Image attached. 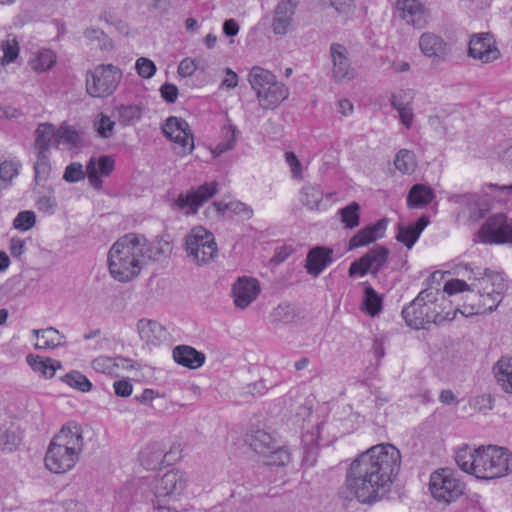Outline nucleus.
Segmentation results:
<instances>
[{
	"label": "nucleus",
	"instance_id": "49",
	"mask_svg": "<svg viewBox=\"0 0 512 512\" xmlns=\"http://www.w3.org/2000/svg\"><path fill=\"white\" fill-rule=\"evenodd\" d=\"M238 130L235 126L229 125L225 128L224 131V139L219 142L215 148L212 150V153L215 157L222 155L223 153L232 150L237 141Z\"/></svg>",
	"mask_w": 512,
	"mask_h": 512
},
{
	"label": "nucleus",
	"instance_id": "8",
	"mask_svg": "<svg viewBox=\"0 0 512 512\" xmlns=\"http://www.w3.org/2000/svg\"><path fill=\"white\" fill-rule=\"evenodd\" d=\"M464 489V483L456 479L450 469H440L430 476L429 490L437 501L451 503L463 494Z\"/></svg>",
	"mask_w": 512,
	"mask_h": 512
},
{
	"label": "nucleus",
	"instance_id": "17",
	"mask_svg": "<svg viewBox=\"0 0 512 512\" xmlns=\"http://www.w3.org/2000/svg\"><path fill=\"white\" fill-rule=\"evenodd\" d=\"M346 47L333 43L330 46V57L333 63L332 78L335 82L341 83L354 77V69L348 58Z\"/></svg>",
	"mask_w": 512,
	"mask_h": 512
},
{
	"label": "nucleus",
	"instance_id": "47",
	"mask_svg": "<svg viewBox=\"0 0 512 512\" xmlns=\"http://www.w3.org/2000/svg\"><path fill=\"white\" fill-rule=\"evenodd\" d=\"M238 130L235 126L229 125L225 128L224 131V139L219 142L215 148L212 150V153L215 157L222 155L223 153L232 150L237 141Z\"/></svg>",
	"mask_w": 512,
	"mask_h": 512
},
{
	"label": "nucleus",
	"instance_id": "21",
	"mask_svg": "<svg viewBox=\"0 0 512 512\" xmlns=\"http://www.w3.org/2000/svg\"><path fill=\"white\" fill-rule=\"evenodd\" d=\"M388 221L383 218L376 223L366 226L359 230L349 240L348 250H354L359 247L367 246L370 243L382 238L387 229Z\"/></svg>",
	"mask_w": 512,
	"mask_h": 512
},
{
	"label": "nucleus",
	"instance_id": "31",
	"mask_svg": "<svg viewBox=\"0 0 512 512\" xmlns=\"http://www.w3.org/2000/svg\"><path fill=\"white\" fill-rule=\"evenodd\" d=\"M26 361L34 372L45 378H52L55 372L62 367L61 362L58 360L34 354L27 355Z\"/></svg>",
	"mask_w": 512,
	"mask_h": 512
},
{
	"label": "nucleus",
	"instance_id": "24",
	"mask_svg": "<svg viewBox=\"0 0 512 512\" xmlns=\"http://www.w3.org/2000/svg\"><path fill=\"white\" fill-rule=\"evenodd\" d=\"M296 3L293 0H281L274 11L273 32L277 35L287 33L295 13Z\"/></svg>",
	"mask_w": 512,
	"mask_h": 512
},
{
	"label": "nucleus",
	"instance_id": "7",
	"mask_svg": "<svg viewBox=\"0 0 512 512\" xmlns=\"http://www.w3.org/2000/svg\"><path fill=\"white\" fill-rule=\"evenodd\" d=\"M122 72L112 64L99 65L87 75L86 89L92 97H107L118 87Z\"/></svg>",
	"mask_w": 512,
	"mask_h": 512
},
{
	"label": "nucleus",
	"instance_id": "46",
	"mask_svg": "<svg viewBox=\"0 0 512 512\" xmlns=\"http://www.w3.org/2000/svg\"><path fill=\"white\" fill-rule=\"evenodd\" d=\"M61 380L68 384L70 387L77 389L81 392H88L92 388V383L90 380L83 375L81 372L72 370L69 373L65 374Z\"/></svg>",
	"mask_w": 512,
	"mask_h": 512
},
{
	"label": "nucleus",
	"instance_id": "13",
	"mask_svg": "<svg viewBox=\"0 0 512 512\" xmlns=\"http://www.w3.org/2000/svg\"><path fill=\"white\" fill-rule=\"evenodd\" d=\"M163 134L181 148L182 154L191 153L194 149L193 135L188 123L175 116H170L162 125Z\"/></svg>",
	"mask_w": 512,
	"mask_h": 512
},
{
	"label": "nucleus",
	"instance_id": "3",
	"mask_svg": "<svg viewBox=\"0 0 512 512\" xmlns=\"http://www.w3.org/2000/svg\"><path fill=\"white\" fill-rule=\"evenodd\" d=\"M83 447L81 427L68 423L51 440L45 454V466L53 473H66L78 462Z\"/></svg>",
	"mask_w": 512,
	"mask_h": 512
},
{
	"label": "nucleus",
	"instance_id": "29",
	"mask_svg": "<svg viewBox=\"0 0 512 512\" xmlns=\"http://www.w3.org/2000/svg\"><path fill=\"white\" fill-rule=\"evenodd\" d=\"M496 276H503L502 273L495 272L489 268L481 271L479 268L476 270L471 269V275L468 277L471 282V293H490L495 288L494 282Z\"/></svg>",
	"mask_w": 512,
	"mask_h": 512
},
{
	"label": "nucleus",
	"instance_id": "34",
	"mask_svg": "<svg viewBox=\"0 0 512 512\" xmlns=\"http://www.w3.org/2000/svg\"><path fill=\"white\" fill-rule=\"evenodd\" d=\"M498 384L512 394V356L501 357L493 367Z\"/></svg>",
	"mask_w": 512,
	"mask_h": 512
},
{
	"label": "nucleus",
	"instance_id": "33",
	"mask_svg": "<svg viewBox=\"0 0 512 512\" xmlns=\"http://www.w3.org/2000/svg\"><path fill=\"white\" fill-rule=\"evenodd\" d=\"M435 198L434 191L425 184L413 185L407 195V206L410 209L421 208L430 204Z\"/></svg>",
	"mask_w": 512,
	"mask_h": 512
},
{
	"label": "nucleus",
	"instance_id": "20",
	"mask_svg": "<svg viewBox=\"0 0 512 512\" xmlns=\"http://www.w3.org/2000/svg\"><path fill=\"white\" fill-rule=\"evenodd\" d=\"M495 288L490 293H470L468 294V300H474V298H480L481 304L477 305V311H485L486 313L493 312L499 304L502 302L504 291L506 290V284L504 276H496L494 282Z\"/></svg>",
	"mask_w": 512,
	"mask_h": 512
},
{
	"label": "nucleus",
	"instance_id": "63",
	"mask_svg": "<svg viewBox=\"0 0 512 512\" xmlns=\"http://www.w3.org/2000/svg\"><path fill=\"white\" fill-rule=\"evenodd\" d=\"M37 207L40 211L53 214L57 208V201L52 193L43 195L37 200Z\"/></svg>",
	"mask_w": 512,
	"mask_h": 512
},
{
	"label": "nucleus",
	"instance_id": "15",
	"mask_svg": "<svg viewBox=\"0 0 512 512\" xmlns=\"http://www.w3.org/2000/svg\"><path fill=\"white\" fill-rule=\"evenodd\" d=\"M421 52L432 59L433 63H440L447 60L451 55V47L440 36L425 32L419 38Z\"/></svg>",
	"mask_w": 512,
	"mask_h": 512
},
{
	"label": "nucleus",
	"instance_id": "52",
	"mask_svg": "<svg viewBox=\"0 0 512 512\" xmlns=\"http://www.w3.org/2000/svg\"><path fill=\"white\" fill-rule=\"evenodd\" d=\"M92 368L96 372L104 374H113L116 368H119L120 363H117V359L108 356H99L91 362Z\"/></svg>",
	"mask_w": 512,
	"mask_h": 512
},
{
	"label": "nucleus",
	"instance_id": "4",
	"mask_svg": "<svg viewBox=\"0 0 512 512\" xmlns=\"http://www.w3.org/2000/svg\"><path fill=\"white\" fill-rule=\"evenodd\" d=\"M448 298L440 290L425 289L402 310V317L407 326L413 329H428L435 324L437 308H444Z\"/></svg>",
	"mask_w": 512,
	"mask_h": 512
},
{
	"label": "nucleus",
	"instance_id": "38",
	"mask_svg": "<svg viewBox=\"0 0 512 512\" xmlns=\"http://www.w3.org/2000/svg\"><path fill=\"white\" fill-rule=\"evenodd\" d=\"M300 202L311 211H318L323 200V191L317 184L307 183L299 192Z\"/></svg>",
	"mask_w": 512,
	"mask_h": 512
},
{
	"label": "nucleus",
	"instance_id": "16",
	"mask_svg": "<svg viewBox=\"0 0 512 512\" xmlns=\"http://www.w3.org/2000/svg\"><path fill=\"white\" fill-rule=\"evenodd\" d=\"M260 293L259 282L251 277H239L232 285L234 304L241 309L248 307Z\"/></svg>",
	"mask_w": 512,
	"mask_h": 512
},
{
	"label": "nucleus",
	"instance_id": "18",
	"mask_svg": "<svg viewBox=\"0 0 512 512\" xmlns=\"http://www.w3.org/2000/svg\"><path fill=\"white\" fill-rule=\"evenodd\" d=\"M448 199L450 202L458 204L461 207V213L468 214L472 222H477L484 218L487 211L477 194H453Z\"/></svg>",
	"mask_w": 512,
	"mask_h": 512
},
{
	"label": "nucleus",
	"instance_id": "10",
	"mask_svg": "<svg viewBox=\"0 0 512 512\" xmlns=\"http://www.w3.org/2000/svg\"><path fill=\"white\" fill-rule=\"evenodd\" d=\"M479 237L486 244L512 243V219L502 213L490 216L479 230Z\"/></svg>",
	"mask_w": 512,
	"mask_h": 512
},
{
	"label": "nucleus",
	"instance_id": "53",
	"mask_svg": "<svg viewBox=\"0 0 512 512\" xmlns=\"http://www.w3.org/2000/svg\"><path fill=\"white\" fill-rule=\"evenodd\" d=\"M50 163L47 153L37 152V161L34 164L35 181L39 183L41 180L47 179L50 174Z\"/></svg>",
	"mask_w": 512,
	"mask_h": 512
},
{
	"label": "nucleus",
	"instance_id": "23",
	"mask_svg": "<svg viewBox=\"0 0 512 512\" xmlns=\"http://www.w3.org/2000/svg\"><path fill=\"white\" fill-rule=\"evenodd\" d=\"M332 255L333 249L326 246H316L310 249L305 261L307 273L313 277H318L333 262Z\"/></svg>",
	"mask_w": 512,
	"mask_h": 512
},
{
	"label": "nucleus",
	"instance_id": "5",
	"mask_svg": "<svg viewBox=\"0 0 512 512\" xmlns=\"http://www.w3.org/2000/svg\"><path fill=\"white\" fill-rule=\"evenodd\" d=\"M477 452L475 477L492 480L508 474L511 454L506 448L494 445L481 446L477 448Z\"/></svg>",
	"mask_w": 512,
	"mask_h": 512
},
{
	"label": "nucleus",
	"instance_id": "12",
	"mask_svg": "<svg viewBox=\"0 0 512 512\" xmlns=\"http://www.w3.org/2000/svg\"><path fill=\"white\" fill-rule=\"evenodd\" d=\"M186 473L180 470H170L163 476L156 478L152 483V491L157 499L173 495H180L186 488ZM157 509H163L160 500L154 503Z\"/></svg>",
	"mask_w": 512,
	"mask_h": 512
},
{
	"label": "nucleus",
	"instance_id": "27",
	"mask_svg": "<svg viewBox=\"0 0 512 512\" xmlns=\"http://www.w3.org/2000/svg\"><path fill=\"white\" fill-rule=\"evenodd\" d=\"M429 222V218L426 215H422L414 223L408 225L399 223L396 240L404 244L408 249H411Z\"/></svg>",
	"mask_w": 512,
	"mask_h": 512
},
{
	"label": "nucleus",
	"instance_id": "54",
	"mask_svg": "<svg viewBox=\"0 0 512 512\" xmlns=\"http://www.w3.org/2000/svg\"><path fill=\"white\" fill-rule=\"evenodd\" d=\"M10 37L11 35H9L8 38L1 43V49L3 51V64H8L15 61L19 54V45L16 38Z\"/></svg>",
	"mask_w": 512,
	"mask_h": 512
},
{
	"label": "nucleus",
	"instance_id": "59",
	"mask_svg": "<svg viewBox=\"0 0 512 512\" xmlns=\"http://www.w3.org/2000/svg\"><path fill=\"white\" fill-rule=\"evenodd\" d=\"M135 68L140 77L149 79L156 73V65L148 58L140 57L136 61Z\"/></svg>",
	"mask_w": 512,
	"mask_h": 512
},
{
	"label": "nucleus",
	"instance_id": "9",
	"mask_svg": "<svg viewBox=\"0 0 512 512\" xmlns=\"http://www.w3.org/2000/svg\"><path fill=\"white\" fill-rule=\"evenodd\" d=\"M217 190L216 181L205 182L197 188H191L186 194H179L172 207L187 215L196 214L199 208L217 193Z\"/></svg>",
	"mask_w": 512,
	"mask_h": 512
},
{
	"label": "nucleus",
	"instance_id": "44",
	"mask_svg": "<svg viewBox=\"0 0 512 512\" xmlns=\"http://www.w3.org/2000/svg\"><path fill=\"white\" fill-rule=\"evenodd\" d=\"M142 109L138 105H120L116 108V117L123 126L131 125L141 118Z\"/></svg>",
	"mask_w": 512,
	"mask_h": 512
},
{
	"label": "nucleus",
	"instance_id": "60",
	"mask_svg": "<svg viewBox=\"0 0 512 512\" xmlns=\"http://www.w3.org/2000/svg\"><path fill=\"white\" fill-rule=\"evenodd\" d=\"M463 291L471 292V284H467L466 281L461 279H452L444 284V289L443 291L440 292L443 293L444 295L445 293H447L448 295H453Z\"/></svg>",
	"mask_w": 512,
	"mask_h": 512
},
{
	"label": "nucleus",
	"instance_id": "39",
	"mask_svg": "<svg viewBox=\"0 0 512 512\" xmlns=\"http://www.w3.org/2000/svg\"><path fill=\"white\" fill-rule=\"evenodd\" d=\"M32 334L38 338L35 344L36 349H52L62 345L61 338H64L54 327L46 329H34Z\"/></svg>",
	"mask_w": 512,
	"mask_h": 512
},
{
	"label": "nucleus",
	"instance_id": "41",
	"mask_svg": "<svg viewBox=\"0 0 512 512\" xmlns=\"http://www.w3.org/2000/svg\"><path fill=\"white\" fill-rule=\"evenodd\" d=\"M248 80L256 94L260 95L275 80V76L270 71L255 66L251 69Z\"/></svg>",
	"mask_w": 512,
	"mask_h": 512
},
{
	"label": "nucleus",
	"instance_id": "64",
	"mask_svg": "<svg viewBox=\"0 0 512 512\" xmlns=\"http://www.w3.org/2000/svg\"><path fill=\"white\" fill-rule=\"evenodd\" d=\"M229 211L239 215L244 220H249L253 216L252 208L241 201L229 202Z\"/></svg>",
	"mask_w": 512,
	"mask_h": 512
},
{
	"label": "nucleus",
	"instance_id": "30",
	"mask_svg": "<svg viewBox=\"0 0 512 512\" xmlns=\"http://www.w3.org/2000/svg\"><path fill=\"white\" fill-rule=\"evenodd\" d=\"M288 97V89L284 84L272 81L263 93L257 95L261 106L265 109L274 108Z\"/></svg>",
	"mask_w": 512,
	"mask_h": 512
},
{
	"label": "nucleus",
	"instance_id": "43",
	"mask_svg": "<svg viewBox=\"0 0 512 512\" xmlns=\"http://www.w3.org/2000/svg\"><path fill=\"white\" fill-rule=\"evenodd\" d=\"M363 310L370 316L378 315L382 310V298L370 285L365 286Z\"/></svg>",
	"mask_w": 512,
	"mask_h": 512
},
{
	"label": "nucleus",
	"instance_id": "26",
	"mask_svg": "<svg viewBox=\"0 0 512 512\" xmlns=\"http://www.w3.org/2000/svg\"><path fill=\"white\" fill-rule=\"evenodd\" d=\"M397 8L407 24L416 28H423L426 24V15L422 4L418 0H399Z\"/></svg>",
	"mask_w": 512,
	"mask_h": 512
},
{
	"label": "nucleus",
	"instance_id": "45",
	"mask_svg": "<svg viewBox=\"0 0 512 512\" xmlns=\"http://www.w3.org/2000/svg\"><path fill=\"white\" fill-rule=\"evenodd\" d=\"M394 164L397 170L403 174H411L416 168L415 155L412 151L401 149L395 157Z\"/></svg>",
	"mask_w": 512,
	"mask_h": 512
},
{
	"label": "nucleus",
	"instance_id": "2",
	"mask_svg": "<svg viewBox=\"0 0 512 512\" xmlns=\"http://www.w3.org/2000/svg\"><path fill=\"white\" fill-rule=\"evenodd\" d=\"M162 254L163 250L152 247L144 235L128 233L109 250V272L115 280L128 282L139 275L146 259L158 260Z\"/></svg>",
	"mask_w": 512,
	"mask_h": 512
},
{
	"label": "nucleus",
	"instance_id": "61",
	"mask_svg": "<svg viewBox=\"0 0 512 512\" xmlns=\"http://www.w3.org/2000/svg\"><path fill=\"white\" fill-rule=\"evenodd\" d=\"M462 309H452L451 301L448 299V304L444 306V308L441 307V311H437L436 318H435V325L439 326L442 325L444 322L452 321L455 319L456 313H461Z\"/></svg>",
	"mask_w": 512,
	"mask_h": 512
},
{
	"label": "nucleus",
	"instance_id": "22",
	"mask_svg": "<svg viewBox=\"0 0 512 512\" xmlns=\"http://www.w3.org/2000/svg\"><path fill=\"white\" fill-rule=\"evenodd\" d=\"M115 161L112 157L103 155L96 160L91 158L86 165V173L91 186L97 190L102 188L101 176H109L114 170Z\"/></svg>",
	"mask_w": 512,
	"mask_h": 512
},
{
	"label": "nucleus",
	"instance_id": "25",
	"mask_svg": "<svg viewBox=\"0 0 512 512\" xmlns=\"http://www.w3.org/2000/svg\"><path fill=\"white\" fill-rule=\"evenodd\" d=\"M172 356L178 365L189 368L191 370L200 368L205 363L206 359L204 353L188 345H178L174 347Z\"/></svg>",
	"mask_w": 512,
	"mask_h": 512
},
{
	"label": "nucleus",
	"instance_id": "1",
	"mask_svg": "<svg viewBox=\"0 0 512 512\" xmlns=\"http://www.w3.org/2000/svg\"><path fill=\"white\" fill-rule=\"evenodd\" d=\"M401 467L400 451L392 444H379L356 458L346 473L340 495L347 500L373 504L383 499Z\"/></svg>",
	"mask_w": 512,
	"mask_h": 512
},
{
	"label": "nucleus",
	"instance_id": "19",
	"mask_svg": "<svg viewBox=\"0 0 512 512\" xmlns=\"http://www.w3.org/2000/svg\"><path fill=\"white\" fill-rule=\"evenodd\" d=\"M140 464L147 470L156 469L163 463L169 464L175 460L172 457V452H165V448L161 443L154 442L145 446L138 456Z\"/></svg>",
	"mask_w": 512,
	"mask_h": 512
},
{
	"label": "nucleus",
	"instance_id": "50",
	"mask_svg": "<svg viewBox=\"0 0 512 512\" xmlns=\"http://www.w3.org/2000/svg\"><path fill=\"white\" fill-rule=\"evenodd\" d=\"M56 57L50 49H43L38 52L37 57L32 61V68L39 72L50 69L55 63Z\"/></svg>",
	"mask_w": 512,
	"mask_h": 512
},
{
	"label": "nucleus",
	"instance_id": "55",
	"mask_svg": "<svg viewBox=\"0 0 512 512\" xmlns=\"http://www.w3.org/2000/svg\"><path fill=\"white\" fill-rule=\"evenodd\" d=\"M36 223V215L33 211L25 210L18 213L13 220V227L21 231L30 230Z\"/></svg>",
	"mask_w": 512,
	"mask_h": 512
},
{
	"label": "nucleus",
	"instance_id": "42",
	"mask_svg": "<svg viewBox=\"0 0 512 512\" xmlns=\"http://www.w3.org/2000/svg\"><path fill=\"white\" fill-rule=\"evenodd\" d=\"M360 204L358 202H351L347 206L339 209L338 214L341 217V222L347 229H354L360 224Z\"/></svg>",
	"mask_w": 512,
	"mask_h": 512
},
{
	"label": "nucleus",
	"instance_id": "57",
	"mask_svg": "<svg viewBox=\"0 0 512 512\" xmlns=\"http://www.w3.org/2000/svg\"><path fill=\"white\" fill-rule=\"evenodd\" d=\"M86 175V170H83L81 163L72 162L65 168L63 179L68 183H75L83 180Z\"/></svg>",
	"mask_w": 512,
	"mask_h": 512
},
{
	"label": "nucleus",
	"instance_id": "37",
	"mask_svg": "<svg viewBox=\"0 0 512 512\" xmlns=\"http://www.w3.org/2000/svg\"><path fill=\"white\" fill-rule=\"evenodd\" d=\"M22 433L19 427L13 423H5L0 426V448L13 451L21 442Z\"/></svg>",
	"mask_w": 512,
	"mask_h": 512
},
{
	"label": "nucleus",
	"instance_id": "51",
	"mask_svg": "<svg viewBox=\"0 0 512 512\" xmlns=\"http://www.w3.org/2000/svg\"><path fill=\"white\" fill-rule=\"evenodd\" d=\"M57 138H58V143L63 141V142L70 144L74 147H77L81 142L80 133L73 127L68 126L66 124H62L57 129Z\"/></svg>",
	"mask_w": 512,
	"mask_h": 512
},
{
	"label": "nucleus",
	"instance_id": "56",
	"mask_svg": "<svg viewBox=\"0 0 512 512\" xmlns=\"http://www.w3.org/2000/svg\"><path fill=\"white\" fill-rule=\"evenodd\" d=\"M95 129L101 138L108 139L113 135L115 122L109 116L100 114L94 123Z\"/></svg>",
	"mask_w": 512,
	"mask_h": 512
},
{
	"label": "nucleus",
	"instance_id": "62",
	"mask_svg": "<svg viewBox=\"0 0 512 512\" xmlns=\"http://www.w3.org/2000/svg\"><path fill=\"white\" fill-rule=\"evenodd\" d=\"M19 163L13 161H4L0 164V179L2 181H11L18 175Z\"/></svg>",
	"mask_w": 512,
	"mask_h": 512
},
{
	"label": "nucleus",
	"instance_id": "35",
	"mask_svg": "<svg viewBox=\"0 0 512 512\" xmlns=\"http://www.w3.org/2000/svg\"><path fill=\"white\" fill-rule=\"evenodd\" d=\"M35 148L37 152L47 153L53 143H58L57 129L49 123H42L35 131Z\"/></svg>",
	"mask_w": 512,
	"mask_h": 512
},
{
	"label": "nucleus",
	"instance_id": "6",
	"mask_svg": "<svg viewBox=\"0 0 512 512\" xmlns=\"http://www.w3.org/2000/svg\"><path fill=\"white\" fill-rule=\"evenodd\" d=\"M184 249L190 261L198 266L210 263L218 254L213 233L202 226L193 227L185 235Z\"/></svg>",
	"mask_w": 512,
	"mask_h": 512
},
{
	"label": "nucleus",
	"instance_id": "58",
	"mask_svg": "<svg viewBox=\"0 0 512 512\" xmlns=\"http://www.w3.org/2000/svg\"><path fill=\"white\" fill-rule=\"evenodd\" d=\"M265 457L269 458L267 461L269 465L284 466L290 462V453L288 450L284 447H276V445H274V448L271 449V452Z\"/></svg>",
	"mask_w": 512,
	"mask_h": 512
},
{
	"label": "nucleus",
	"instance_id": "36",
	"mask_svg": "<svg viewBox=\"0 0 512 512\" xmlns=\"http://www.w3.org/2000/svg\"><path fill=\"white\" fill-rule=\"evenodd\" d=\"M320 425H317L315 431L306 432L302 435V444H303V462L307 466H313L316 462L319 445H318V436H319Z\"/></svg>",
	"mask_w": 512,
	"mask_h": 512
},
{
	"label": "nucleus",
	"instance_id": "32",
	"mask_svg": "<svg viewBox=\"0 0 512 512\" xmlns=\"http://www.w3.org/2000/svg\"><path fill=\"white\" fill-rule=\"evenodd\" d=\"M246 442L259 455L266 456L274 448L275 440L265 430L258 429L247 435Z\"/></svg>",
	"mask_w": 512,
	"mask_h": 512
},
{
	"label": "nucleus",
	"instance_id": "14",
	"mask_svg": "<svg viewBox=\"0 0 512 512\" xmlns=\"http://www.w3.org/2000/svg\"><path fill=\"white\" fill-rule=\"evenodd\" d=\"M468 55L482 63H490L499 58L500 52L490 33H480L471 37Z\"/></svg>",
	"mask_w": 512,
	"mask_h": 512
},
{
	"label": "nucleus",
	"instance_id": "48",
	"mask_svg": "<svg viewBox=\"0 0 512 512\" xmlns=\"http://www.w3.org/2000/svg\"><path fill=\"white\" fill-rule=\"evenodd\" d=\"M238 130L235 126L229 125L225 128L224 131V139L219 142L215 148L212 150V153L215 157L222 155L223 153L232 150L237 141Z\"/></svg>",
	"mask_w": 512,
	"mask_h": 512
},
{
	"label": "nucleus",
	"instance_id": "28",
	"mask_svg": "<svg viewBox=\"0 0 512 512\" xmlns=\"http://www.w3.org/2000/svg\"><path fill=\"white\" fill-rule=\"evenodd\" d=\"M140 338L147 344L158 345L167 338V331L159 322L140 319L137 323Z\"/></svg>",
	"mask_w": 512,
	"mask_h": 512
},
{
	"label": "nucleus",
	"instance_id": "40",
	"mask_svg": "<svg viewBox=\"0 0 512 512\" xmlns=\"http://www.w3.org/2000/svg\"><path fill=\"white\" fill-rule=\"evenodd\" d=\"M478 458L477 449H472L468 445H463L455 452V462L458 467L468 473L475 476L476 472V460Z\"/></svg>",
	"mask_w": 512,
	"mask_h": 512
},
{
	"label": "nucleus",
	"instance_id": "11",
	"mask_svg": "<svg viewBox=\"0 0 512 512\" xmlns=\"http://www.w3.org/2000/svg\"><path fill=\"white\" fill-rule=\"evenodd\" d=\"M388 256V248L382 245L376 246L350 264L348 269L349 277H363L368 273L376 275L386 264Z\"/></svg>",
	"mask_w": 512,
	"mask_h": 512
}]
</instances>
